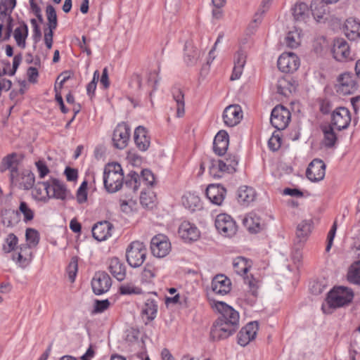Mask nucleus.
I'll list each match as a JSON object with an SVG mask.
<instances>
[{
  "label": "nucleus",
  "mask_w": 360,
  "mask_h": 360,
  "mask_svg": "<svg viewBox=\"0 0 360 360\" xmlns=\"http://www.w3.org/2000/svg\"><path fill=\"white\" fill-rule=\"evenodd\" d=\"M212 307L221 315L211 328V338L214 341L226 339L239 328V313L224 302H215Z\"/></svg>",
  "instance_id": "1"
},
{
  "label": "nucleus",
  "mask_w": 360,
  "mask_h": 360,
  "mask_svg": "<svg viewBox=\"0 0 360 360\" xmlns=\"http://www.w3.org/2000/svg\"><path fill=\"white\" fill-rule=\"evenodd\" d=\"M124 175L121 165L117 163L108 165L104 169L103 184L110 193L119 191L123 184Z\"/></svg>",
  "instance_id": "2"
},
{
  "label": "nucleus",
  "mask_w": 360,
  "mask_h": 360,
  "mask_svg": "<svg viewBox=\"0 0 360 360\" xmlns=\"http://www.w3.org/2000/svg\"><path fill=\"white\" fill-rule=\"evenodd\" d=\"M354 298V292L352 289L338 286L331 290L326 298V301L330 307L338 308L348 305L352 302Z\"/></svg>",
  "instance_id": "3"
},
{
  "label": "nucleus",
  "mask_w": 360,
  "mask_h": 360,
  "mask_svg": "<svg viewBox=\"0 0 360 360\" xmlns=\"http://www.w3.org/2000/svg\"><path fill=\"white\" fill-rule=\"evenodd\" d=\"M146 252L143 243L139 241L131 243L126 252L128 264L134 268L140 266L146 259Z\"/></svg>",
  "instance_id": "4"
},
{
  "label": "nucleus",
  "mask_w": 360,
  "mask_h": 360,
  "mask_svg": "<svg viewBox=\"0 0 360 360\" xmlns=\"http://www.w3.org/2000/svg\"><path fill=\"white\" fill-rule=\"evenodd\" d=\"M290 111L281 105H276L271 111V124L278 130L285 129L290 120Z\"/></svg>",
  "instance_id": "5"
},
{
  "label": "nucleus",
  "mask_w": 360,
  "mask_h": 360,
  "mask_svg": "<svg viewBox=\"0 0 360 360\" xmlns=\"http://www.w3.org/2000/svg\"><path fill=\"white\" fill-rule=\"evenodd\" d=\"M215 226L218 231L226 237H232L237 231V226L232 217L226 214L217 215Z\"/></svg>",
  "instance_id": "6"
},
{
  "label": "nucleus",
  "mask_w": 360,
  "mask_h": 360,
  "mask_svg": "<svg viewBox=\"0 0 360 360\" xmlns=\"http://www.w3.org/2000/svg\"><path fill=\"white\" fill-rule=\"evenodd\" d=\"M277 65L281 72L291 73L298 69L300 60L294 53H283L278 58Z\"/></svg>",
  "instance_id": "7"
},
{
  "label": "nucleus",
  "mask_w": 360,
  "mask_h": 360,
  "mask_svg": "<svg viewBox=\"0 0 360 360\" xmlns=\"http://www.w3.org/2000/svg\"><path fill=\"white\" fill-rule=\"evenodd\" d=\"M112 285L111 278L105 271H98L95 274L91 286L96 295H102L109 290Z\"/></svg>",
  "instance_id": "8"
},
{
  "label": "nucleus",
  "mask_w": 360,
  "mask_h": 360,
  "mask_svg": "<svg viewBox=\"0 0 360 360\" xmlns=\"http://www.w3.org/2000/svg\"><path fill=\"white\" fill-rule=\"evenodd\" d=\"M129 136L130 129L126 123L117 124L112 135L114 146L118 149H124L127 146Z\"/></svg>",
  "instance_id": "9"
},
{
  "label": "nucleus",
  "mask_w": 360,
  "mask_h": 360,
  "mask_svg": "<svg viewBox=\"0 0 360 360\" xmlns=\"http://www.w3.org/2000/svg\"><path fill=\"white\" fill-rule=\"evenodd\" d=\"M351 122V115L349 110L345 107L335 109L331 118V126L340 131L348 127Z\"/></svg>",
  "instance_id": "10"
},
{
  "label": "nucleus",
  "mask_w": 360,
  "mask_h": 360,
  "mask_svg": "<svg viewBox=\"0 0 360 360\" xmlns=\"http://www.w3.org/2000/svg\"><path fill=\"white\" fill-rule=\"evenodd\" d=\"M170 248V243L164 235L155 236L151 240V252L157 257H165L169 253Z\"/></svg>",
  "instance_id": "11"
},
{
  "label": "nucleus",
  "mask_w": 360,
  "mask_h": 360,
  "mask_svg": "<svg viewBox=\"0 0 360 360\" xmlns=\"http://www.w3.org/2000/svg\"><path fill=\"white\" fill-rule=\"evenodd\" d=\"M259 329L257 321H251L243 327L238 334V343L245 347L255 340Z\"/></svg>",
  "instance_id": "12"
},
{
  "label": "nucleus",
  "mask_w": 360,
  "mask_h": 360,
  "mask_svg": "<svg viewBox=\"0 0 360 360\" xmlns=\"http://www.w3.org/2000/svg\"><path fill=\"white\" fill-rule=\"evenodd\" d=\"M243 118L241 107L238 104L227 106L223 112L224 124L228 127H234L240 123Z\"/></svg>",
  "instance_id": "13"
},
{
  "label": "nucleus",
  "mask_w": 360,
  "mask_h": 360,
  "mask_svg": "<svg viewBox=\"0 0 360 360\" xmlns=\"http://www.w3.org/2000/svg\"><path fill=\"white\" fill-rule=\"evenodd\" d=\"M11 182L20 188L30 190L34 185L35 176L31 171L24 170L21 173L17 172L13 179H11Z\"/></svg>",
  "instance_id": "14"
},
{
  "label": "nucleus",
  "mask_w": 360,
  "mask_h": 360,
  "mask_svg": "<svg viewBox=\"0 0 360 360\" xmlns=\"http://www.w3.org/2000/svg\"><path fill=\"white\" fill-rule=\"evenodd\" d=\"M326 174V165L323 161L318 159L314 160L309 165L306 176L311 181H319L322 180Z\"/></svg>",
  "instance_id": "15"
},
{
  "label": "nucleus",
  "mask_w": 360,
  "mask_h": 360,
  "mask_svg": "<svg viewBox=\"0 0 360 360\" xmlns=\"http://www.w3.org/2000/svg\"><path fill=\"white\" fill-rule=\"evenodd\" d=\"M332 53L334 58L338 61L352 59L349 44L344 39H337L334 41Z\"/></svg>",
  "instance_id": "16"
},
{
  "label": "nucleus",
  "mask_w": 360,
  "mask_h": 360,
  "mask_svg": "<svg viewBox=\"0 0 360 360\" xmlns=\"http://www.w3.org/2000/svg\"><path fill=\"white\" fill-rule=\"evenodd\" d=\"M338 82L337 91L343 95L352 94L357 89L356 82L349 72L341 74L338 78Z\"/></svg>",
  "instance_id": "17"
},
{
  "label": "nucleus",
  "mask_w": 360,
  "mask_h": 360,
  "mask_svg": "<svg viewBox=\"0 0 360 360\" xmlns=\"http://www.w3.org/2000/svg\"><path fill=\"white\" fill-rule=\"evenodd\" d=\"M49 198H53L64 200L70 194L65 185L57 179L51 178L49 179Z\"/></svg>",
  "instance_id": "18"
},
{
  "label": "nucleus",
  "mask_w": 360,
  "mask_h": 360,
  "mask_svg": "<svg viewBox=\"0 0 360 360\" xmlns=\"http://www.w3.org/2000/svg\"><path fill=\"white\" fill-rule=\"evenodd\" d=\"M231 282L230 279L224 274H219L214 277L212 281V290L219 295H226L231 290Z\"/></svg>",
  "instance_id": "19"
},
{
  "label": "nucleus",
  "mask_w": 360,
  "mask_h": 360,
  "mask_svg": "<svg viewBox=\"0 0 360 360\" xmlns=\"http://www.w3.org/2000/svg\"><path fill=\"white\" fill-rule=\"evenodd\" d=\"M112 227V224L108 221L98 222L92 228V235L98 241L105 240L111 236Z\"/></svg>",
  "instance_id": "20"
},
{
  "label": "nucleus",
  "mask_w": 360,
  "mask_h": 360,
  "mask_svg": "<svg viewBox=\"0 0 360 360\" xmlns=\"http://www.w3.org/2000/svg\"><path fill=\"white\" fill-rule=\"evenodd\" d=\"M226 190L219 184H210L206 189V195L215 205H220L224 200Z\"/></svg>",
  "instance_id": "21"
},
{
  "label": "nucleus",
  "mask_w": 360,
  "mask_h": 360,
  "mask_svg": "<svg viewBox=\"0 0 360 360\" xmlns=\"http://www.w3.org/2000/svg\"><path fill=\"white\" fill-rule=\"evenodd\" d=\"M244 226L251 233H258L263 230L266 224L256 213H249L243 220Z\"/></svg>",
  "instance_id": "22"
},
{
  "label": "nucleus",
  "mask_w": 360,
  "mask_h": 360,
  "mask_svg": "<svg viewBox=\"0 0 360 360\" xmlns=\"http://www.w3.org/2000/svg\"><path fill=\"white\" fill-rule=\"evenodd\" d=\"M246 52L241 49L235 53L233 58L234 67L231 75V80H236L240 77L246 63Z\"/></svg>",
  "instance_id": "23"
},
{
  "label": "nucleus",
  "mask_w": 360,
  "mask_h": 360,
  "mask_svg": "<svg viewBox=\"0 0 360 360\" xmlns=\"http://www.w3.org/2000/svg\"><path fill=\"white\" fill-rule=\"evenodd\" d=\"M178 232L181 238L186 241L196 240L200 236L197 227L188 221L182 222Z\"/></svg>",
  "instance_id": "24"
},
{
  "label": "nucleus",
  "mask_w": 360,
  "mask_h": 360,
  "mask_svg": "<svg viewBox=\"0 0 360 360\" xmlns=\"http://www.w3.org/2000/svg\"><path fill=\"white\" fill-rule=\"evenodd\" d=\"M134 141L137 148L141 151H146L150 146V139L148 131L143 126H139L134 131Z\"/></svg>",
  "instance_id": "25"
},
{
  "label": "nucleus",
  "mask_w": 360,
  "mask_h": 360,
  "mask_svg": "<svg viewBox=\"0 0 360 360\" xmlns=\"http://www.w3.org/2000/svg\"><path fill=\"white\" fill-rule=\"evenodd\" d=\"M229 134L224 130L219 131L214 137L213 149L216 154L223 155L229 147Z\"/></svg>",
  "instance_id": "26"
},
{
  "label": "nucleus",
  "mask_w": 360,
  "mask_h": 360,
  "mask_svg": "<svg viewBox=\"0 0 360 360\" xmlns=\"http://www.w3.org/2000/svg\"><path fill=\"white\" fill-rule=\"evenodd\" d=\"M18 157V155L15 153L8 155L2 160L0 165L1 172H4L7 169L10 170V179H13V176L18 172V167L19 161Z\"/></svg>",
  "instance_id": "27"
},
{
  "label": "nucleus",
  "mask_w": 360,
  "mask_h": 360,
  "mask_svg": "<svg viewBox=\"0 0 360 360\" xmlns=\"http://www.w3.org/2000/svg\"><path fill=\"white\" fill-rule=\"evenodd\" d=\"M108 270L112 276L119 281H123L126 277L125 265L117 257H113L110 260Z\"/></svg>",
  "instance_id": "28"
},
{
  "label": "nucleus",
  "mask_w": 360,
  "mask_h": 360,
  "mask_svg": "<svg viewBox=\"0 0 360 360\" xmlns=\"http://www.w3.org/2000/svg\"><path fill=\"white\" fill-rule=\"evenodd\" d=\"M345 34L349 40L360 38V22L354 18H349L345 23Z\"/></svg>",
  "instance_id": "29"
},
{
  "label": "nucleus",
  "mask_w": 360,
  "mask_h": 360,
  "mask_svg": "<svg viewBox=\"0 0 360 360\" xmlns=\"http://www.w3.org/2000/svg\"><path fill=\"white\" fill-rule=\"evenodd\" d=\"M49 180L44 182H38L32 191L33 198L38 201L46 202L49 199Z\"/></svg>",
  "instance_id": "30"
},
{
  "label": "nucleus",
  "mask_w": 360,
  "mask_h": 360,
  "mask_svg": "<svg viewBox=\"0 0 360 360\" xmlns=\"http://www.w3.org/2000/svg\"><path fill=\"white\" fill-rule=\"evenodd\" d=\"M294 20L297 22H306L309 18V11L305 3H297L292 8Z\"/></svg>",
  "instance_id": "31"
},
{
  "label": "nucleus",
  "mask_w": 360,
  "mask_h": 360,
  "mask_svg": "<svg viewBox=\"0 0 360 360\" xmlns=\"http://www.w3.org/2000/svg\"><path fill=\"white\" fill-rule=\"evenodd\" d=\"M25 240L27 243L22 244L23 250H28L38 245L40 240L39 233L33 228H27L25 230Z\"/></svg>",
  "instance_id": "32"
},
{
  "label": "nucleus",
  "mask_w": 360,
  "mask_h": 360,
  "mask_svg": "<svg viewBox=\"0 0 360 360\" xmlns=\"http://www.w3.org/2000/svg\"><path fill=\"white\" fill-rule=\"evenodd\" d=\"M1 220L4 225L7 227H13L20 221L18 210L5 209L1 211Z\"/></svg>",
  "instance_id": "33"
},
{
  "label": "nucleus",
  "mask_w": 360,
  "mask_h": 360,
  "mask_svg": "<svg viewBox=\"0 0 360 360\" xmlns=\"http://www.w3.org/2000/svg\"><path fill=\"white\" fill-rule=\"evenodd\" d=\"M19 252L13 255V259L22 268L27 266L32 259V252L28 250H23L22 246H19Z\"/></svg>",
  "instance_id": "34"
},
{
  "label": "nucleus",
  "mask_w": 360,
  "mask_h": 360,
  "mask_svg": "<svg viewBox=\"0 0 360 360\" xmlns=\"http://www.w3.org/2000/svg\"><path fill=\"white\" fill-rule=\"evenodd\" d=\"M172 92L173 98L176 103V116L181 117L185 113L184 94L182 90L178 87H174Z\"/></svg>",
  "instance_id": "35"
},
{
  "label": "nucleus",
  "mask_w": 360,
  "mask_h": 360,
  "mask_svg": "<svg viewBox=\"0 0 360 360\" xmlns=\"http://www.w3.org/2000/svg\"><path fill=\"white\" fill-rule=\"evenodd\" d=\"M311 11L314 18L319 21L327 14L328 9L327 4L321 0H316L311 4Z\"/></svg>",
  "instance_id": "36"
},
{
  "label": "nucleus",
  "mask_w": 360,
  "mask_h": 360,
  "mask_svg": "<svg viewBox=\"0 0 360 360\" xmlns=\"http://www.w3.org/2000/svg\"><path fill=\"white\" fill-rule=\"evenodd\" d=\"M255 191L252 187L243 186L238 191V200L241 203L248 204L255 200Z\"/></svg>",
  "instance_id": "37"
},
{
  "label": "nucleus",
  "mask_w": 360,
  "mask_h": 360,
  "mask_svg": "<svg viewBox=\"0 0 360 360\" xmlns=\"http://www.w3.org/2000/svg\"><path fill=\"white\" fill-rule=\"evenodd\" d=\"M28 35V27L25 22L17 27L13 32V37L18 46L24 49L26 46V39Z\"/></svg>",
  "instance_id": "38"
},
{
  "label": "nucleus",
  "mask_w": 360,
  "mask_h": 360,
  "mask_svg": "<svg viewBox=\"0 0 360 360\" xmlns=\"http://www.w3.org/2000/svg\"><path fill=\"white\" fill-rule=\"evenodd\" d=\"M312 229V221L311 220H303L297 226L296 236L300 242L307 240Z\"/></svg>",
  "instance_id": "39"
},
{
  "label": "nucleus",
  "mask_w": 360,
  "mask_h": 360,
  "mask_svg": "<svg viewBox=\"0 0 360 360\" xmlns=\"http://www.w3.org/2000/svg\"><path fill=\"white\" fill-rule=\"evenodd\" d=\"M347 278L350 283L360 285V259L349 266Z\"/></svg>",
  "instance_id": "40"
},
{
  "label": "nucleus",
  "mask_w": 360,
  "mask_h": 360,
  "mask_svg": "<svg viewBox=\"0 0 360 360\" xmlns=\"http://www.w3.org/2000/svg\"><path fill=\"white\" fill-rule=\"evenodd\" d=\"M158 311V304L156 302L151 299H148L142 309V314L147 316L148 321L155 319Z\"/></svg>",
  "instance_id": "41"
},
{
  "label": "nucleus",
  "mask_w": 360,
  "mask_h": 360,
  "mask_svg": "<svg viewBox=\"0 0 360 360\" xmlns=\"http://www.w3.org/2000/svg\"><path fill=\"white\" fill-rule=\"evenodd\" d=\"M233 266L235 272L238 275L245 274L250 267V265L248 263V260L242 257L236 258L233 260Z\"/></svg>",
  "instance_id": "42"
},
{
  "label": "nucleus",
  "mask_w": 360,
  "mask_h": 360,
  "mask_svg": "<svg viewBox=\"0 0 360 360\" xmlns=\"http://www.w3.org/2000/svg\"><path fill=\"white\" fill-rule=\"evenodd\" d=\"M182 203L185 207L191 211L195 210L200 205V200L198 196L193 194H188L182 198Z\"/></svg>",
  "instance_id": "43"
},
{
  "label": "nucleus",
  "mask_w": 360,
  "mask_h": 360,
  "mask_svg": "<svg viewBox=\"0 0 360 360\" xmlns=\"http://www.w3.org/2000/svg\"><path fill=\"white\" fill-rule=\"evenodd\" d=\"M16 4L15 0H0V19L11 14Z\"/></svg>",
  "instance_id": "44"
},
{
  "label": "nucleus",
  "mask_w": 360,
  "mask_h": 360,
  "mask_svg": "<svg viewBox=\"0 0 360 360\" xmlns=\"http://www.w3.org/2000/svg\"><path fill=\"white\" fill-rule=\"evenodd\" d=\"M18 214L20 213L23 215V221L27 223L33 220L34 217V212L30 207L28 204L25 201L20 202L18 208Z\"/></svg>",
  "instance_id": "45"
},
{
  "label": "nucleus",
  "mask_w": 360,
  "mask_h": 360,
  "mask_svg": "<svg viewBox=\"0 0 360 360\" xmlns=\"http://www.w3.org/2000/svg\"><path fill=\"white\" fill-rule=\"evenodd\" d=\"M139 176L136 172L131 171L129 173L125 181V186L129 188L132 192H136L139 187Z\"/></svg>",
  "instance_id": "46"
},
{
  "label": "nucleus",
  "mask_w": 360,
  "mask_h": 360,
  "mask_svg": "<svg viewBox=\"0 0 360 360\" xmlns=\"http://www.w3.org/2000/svg\"><path fill=\"white\" fill-rule=\"evenodd\" d=\"M18 243V238L14 233H9L3 245V250L6 252H11L15 250Z\"/></svg>",
  "instance_id": "47"
},
{
  "label": "nucleus",
  "mask_w": 360,
  "mask_h": 360,
  "mask_svg": "<svg viewBox=\"0 0 360 360\" xmlns=\"http://www.w3.org/2000/svg\"><path fill=\"white\" fill-rule=\"evenodd\" d=\"M323 132L324 134L325 146L327 147L333 146L336 142L337 137L333 131V127L331 125L326 127L323 129Z\"/></svg>",
  "instance_id": "48"
},
{
  "label": "nucleus",
  "mask_w": 360,
  "mask_h": 360,
  "mask_svg": "<svg viewBox=\"0 0 360 360\" xmlns=\"http://www.w3.org/2000/svg\"><path fill=\"white\" fill-rule=\"evenodd\" d=\"M291 85L285 78L281 77L278 79L276 84L277 93L288 96L291 93Z\"/></svg>",
  "instance_id": "49"
},
{
  "label": "nucleus",
  "mask_w": 360,
  "mask_h": 360,
  "mask_svg": "<svg viewBox=\"0 0 360 360\" xmlns=\"http://www.w3.org/2000/svg\"><path fill=\"white\" fill-rule=\"evenodd\" d=\"M47 20L49 21V29L55 30L58 25L57 15L54 7L51 5H48L46 9Z\"/></svg>",
  "instance_id": "50"
},
{
  "label": "nucleus",
  "mask_w": 360,
  "mask_h": 360,
  "mask_svg": "<svg viewBox=\"0 0 360 360\" xmlns=\"http://www.w3.org/2000/svg\"><path fill=\"white\" fill-rule=\"evenodd\" d=\"M119 292L121 295H140L142 293V290L135 286L133 283H129L120 285Z\"/></svg>",
  "instance_id": "51"
},
{
  "label": "nucleus",
  "mask_w": 360,
  "mask_h": 360,
  "mask_svg": "<svg viewBox=\"0 0 360 360\" xmlns=\"http://www.w3.org/2000/svg\"><path fill=\"white\" fill-rule=\"evenodd\" d=\"M300 34L296 32H289L285 37L286 45L290 48H296L300 44Z\"/></svg>",
  "instance_id": "52"
},
{
  "label": "nucleus",
  "mask_w": 360,
  "mask_h": 360,
  "mask_svg": "<svg viewBox=\"0 0 360 360\" xmlns=\"http://www.w3.org/2000/svg\"><path fill=\"white\" fill-rule=\"evenodd\" d=\"M156 272L157 269L153 264H146L142 271V278L146 282H150L155 276Z\"/></svg>",
  "instance_id": "53"
},
{
  "label": "nucleus",
  "mask_w": 360,
  "mask_h": 360,
  "mask_svg": "<svg viewBox=\"0 0 360 360\" xmlns=\"http://www.w3.org/2000/svg\"><path fill=\"white\" fill-rule=\"evenodd\" d=\"M272 1L273 0L262 1L260 8L258 9L257 12L255 15L253 20L255 22H261L262 15L269 8V6L271 4Z\"/></svg>",
  "instance_id": "54"
},
{
  "label": "nucleus",
  "mask_w": 360,
  "mask_h": 360,
  "mask_svg": "<svg viewBox=\"0 0 360 360\" xmlns=\"http://www.w3.org/2000/svg\"><path fill=\"white\" fill-rule=\"evenodd\" d=\"M78 270L77 258L72 257L67 268L69 279L72 283L75 280V277Z\"/></svg>",
  "instance_id": "55"
},
{
  "label": "nucleus",
  "mask_w": 360,
  "mask_h": 360,
  "mask_svg": "<svg viewBox=\"0 0 360 360\" xmlns=\"http://www.w3.org/2000/svg\"><path fill=\"white\" fill-rule=\"evenodd\" d=\"M87 182L83 181L77 191V200L82 204L87 200Z\"/></svg>",
  "instance_id": "56"
},
{
  "label": "nucleus",
  "mask_w": 360,
  "mask_h": 360,
  "mask_svg": "<svg viewBox=\"0 0 360 360\" xmlns=\"http://www.w3.org/2000/svg\"><path fill=\"white\" fill-rule=\"evenodd\" d=\"M281 145V137L278 134H276L275 133H274L268 141V146L269 148L273 151H276L279 149Z\"/></svg>",
  "instance_id": "57"
},
{
  "label": "nucleus",
  "mask_w": 360,
  "mask_h": 360,
  "mask_svg": "<svg viewBox=\"0 0 360 360\" xmlns=\"http://www.w3.org/2000/svg\"><path fill=\"white\" fill-rule=\"evenodd\" d=\"M35 165L39 173V176L41 179L44 178L50 172L49 167L44 160L37 161Z\"/></svg>",
  "instance_id": "58"
},
{
  "label": "nucleus",
  "mask_w": 360,
  "mask_h": 360,
  "mask_svg": "<svg viewBox=\"0 0 360 360\" xmlns=\"http://www.w3.org/2000/svg\"><path fill=\"white\" fill-rule=\"evenodd\" d=\"M142 179L146 182V184L149 186H153L155 182V177L153 174L150 170L145 169L141 172V176H139V180Z\"/></svg>",
  "instance_id": "59"
},
{
  "label": "nucleus",
  "mask_w": 360,
  "mask_h": 360,
  "mask_svg": "<svg viewBox=\"0 0 360 360\" xmlns=\"http://www.w3.org/2000/svg\"><path fill=\"white\" fill-rule=\"evenodd\" d=\"M100 73L98 70H96L94 72L93 79L91 82H89L86 86L87 94L91 96L94 95L95 90L96 89V84L99 79Z\"/></svg>",
  "instance_id": "60"
},
{
  "label": "nucleus",
  "mask_w": 360,
  "mask_h": 360,
  "mask_svg": "<svg viewBox=\"0 0 360 360\" xmlns=\"http://www.w3.org/2000/svg\"><path fill=\"white\" fill-rule=\"evenodd\" d=\"M210 174L214 178H221L223 176V173L221 172V167L219 165L217 161H213L211 162V165L210 166Z\"/></svg>",
  "instance_id": "61"
},
{
  "label": "nucleus",
  "mask_w": 360,
  "mask_h": 360,
  "mask_svg": "<svg viewBox=\"0 0 360 360\" xmlns=\"http://www.w3.org/2000/svg\"><path fill=\"white\" fill-rule=\"evenodd\" d=\"M217 162L220 167H221L223 174L224 173H233L236 171V164L234 162L232 165H229V163L224 160H217Z\"/></svg>",
  "instance_id": "62"
},
{
  "label": "nucleus",
  "mask_w": 360,
  "mask_h": 360,
  "mask_svg": "<svg viewBox=\"0 0 360 360\" xmlns=\"http://www.w3.org/2000/svg\"><path fill=\"white\" fill-rule=\"evenodd\" d=\"M110 307V302L108 300H96L94 306V311L96 313H101L106 310Z\"/></svg>",
  "instance_id": "63"
},
{
  "label": "nucleus",
  "mask_w": 360,
  "mask_h": 360,
  "mask_svg": "<svg viewBox=\"0 0 360 360\" xmlns=\"http://www.w3.org/2000/svg\"><path fill=\"white\" fill-rule=\"evenodd\" d=\"M245 283H248L251 294L256 297L257 295L258 281L254 278H250L247 277V278H245Z\"/></svg>",
  "instance_id": "64"
}]
</instances>
